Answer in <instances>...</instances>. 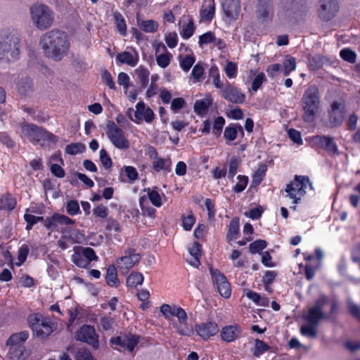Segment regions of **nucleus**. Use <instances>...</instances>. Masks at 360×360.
<instances>
[{
	"label": "nucleus",
	"instance_id": "37998d69",
	"mask_svg": "<svg viewBox=\"0 0 360 360\" xmlns=\"http://www.w3.org/2000/svg\"><path fill=\"white\" fill-rule=\"evenodd\" d=\"M270 349V346L266 344L263 340L257 339L253 349V355L256 357H259L265 352L269 351Z\"/></svg>",
	"mask_w": 360,
	"mask_h": 360
},
{
	"label": "nucleus",
	"instance_id": "7ed1b4c3",
	"mask_svg": "<svg viewBox=\"0 0 360 360\" xmlns=\"http://www.w3.org/2000/svg\"><path fill=\"white\" fill-rule=\"evenodd\" d=\"M27 321L33 334L41 339L47 338L56 329V324L40 313L30 314Z\"/></svg>",
	"mask_w": 360,
	"mask_h": 360
},
{
	"label": "nucleus",
	"instance_id": "6e6552de",
	"mask_svg": "<svg viewBox=\"0 0 360 360\" xmlns=\"http://www.w3.org/2000/svg\"><path fill=\"white\" fill-rule=\"evenodd\" d=\"M105 133L110 143L120 150H127L130 147V142L124 131L113 121H108L106 124Z\"/></svg>",
	"mask_w": 360,
	"mask_h": 360
},
{
	"label": "nucleus",
	"instance_id": "8fccbe9b",
	"mask_svg": "<svg viewBox=\"0 0 360 360\" xmlns=\"http://www.w3.org/2000/svg\"><path fill=\"white\" fill-rule=\"evenodd\" d=\"M172 57V54L169 53L166 54H158V56H155V59L158 66L162 68H166L170 64Z\"/></svg>",
	"mask_w": 360,
	"mask_h": 360
},
{
	"label": "nucleus",
	"instance_id": "c03bdc74",
	"mask_svg": "<svg viewBox=\"0 0 360 360\" xmlns=\"http://www.w3.org/2000/svg\"><path fill=\"white\" fill-rule=\"evenodd\" d=\"M23 218L27 224L25 229L28 231L32 229L34 225H35L38 222L44 221L43 217H37L28 213H25L23 216Z\"/></svg>",
	"mask_w": 360,
	"mask_h": 360
},
{
	"label": "nucleus",
	"instance_id": "b1692460",
	"mask_svg": "<svg viewBox=\"0 0 360 360\" xmlns=\"http://www.w3.org/2000/svg\"><path fill=\"white\" fill-rule=\"evenodd\" d=\"M132 51H124L116 56V60L121 64H126L130 67H135L139 62V57L137 51L131 49Z\"/></svg>",
	"mask_w": 360,
	"mask_h": 360
},
{
	"label": "nucleus",
	"instance_id": "2eb2a0df",
	"mask_svg": "<svg viewBox=\"0 0 360 360\" xmlns=\"http://www.w3.org/2000/svg\"><path fill=\"white\" fill-rule=\"evenodd\" d=\"M310 144L316 149L321 148L330 153L335 154L338 152L337 144L333 139L327 136H314L310 138Z\"/></svg>",
	"mask_w": 360,
	"mask_h": 360
},
{
	"label": "nucleus",
	"instance_id": "ea45409f",
	"mask_svg": "<svg viewBox=\"0 0 360 360\" xmlns=\"http://www.w3.org/2000/svg\"><path fill=\"white\" fill-rule=\"evenodd\" d=\"M38 139L39 143H40L41 141L56 143L58 141V137L56 135L42 127L40 129Z\"/></svg>",
	"mask_w": 360,
	"mask_h": 360
},
{
	"label": "nucleus",
	"instance_id": "2f4dec72",
	"mask_svg": "<svg viewBox=\"0 0 360 360\" xmlns=\"http://www.w3.org/2000/svg\"><path fill=\"white\" fill-rule=\"evenodd\" d=\"M137 25L145 32L153 33L158 29V23L154 20H142L137 19Z\"/></svg>",
	"mask_w": 360,
	"mask_h": 360
},
{
	"label": "nucleus",
	"instance_id": "09e8293b",
	"mask_svg": "<svg viewBox=\"0 0 360 360\" xmlns=\"http://www.w3.org/2000/svg\"><path fill=\"white\" fill-rule=\"evenodd\" d=\"M238 182L233 187V191L235 193H241L248 186L249 179L245 175H238L237 176Z\"/></svg>",
	"mask_w": 360,
	"mask_h": 360
},
{
	"label": "nucleus",
	"instance_id": "f257e3e1",
	"mask_svg": "<svg viewBox=\"0 0 360 360\" xmlns=\"http://www.w3.org/2000/svg\"><path fill=\"white\" fill-rule=\"evenodd\" d=\"M40 44L44 54L55 60H60L67 54L70 43L67 33L58 29H53L44 34Z\"/></svg>",
	"mask_w": 360,
	"mask_h": 360
},
{
	"label": "nucleus",
	"instance_id": "603ef678",
	"mask_svg": "<svg viewBox=\"0 0 360 360\" xmlns=\"http://www.w3.org/2000/svg\"><path fill=\"white\" fill-rule=\"evenodd\" d=\"M210 77L213 78V84L219 89H224L223 82L221 81L220 75L217 67H212L210 70Z\"/></svg>",
	"mask_w": 360,
	"mask_h": 360
},
{
	"label": "nucleus",
	"instance_id": "423d86ee",
	"mask_svg": "<svg viewBox=\"0 0 360 360\" xmlns=\"http://www.w3.org/2000/svg\"><path fill=\"white\" fill-rule=\"evenodd\" d=\"M29 333L26 330L14 333L6 341L8 347V358L9 360H25L26 358L24 342L28 339Z\"/></svg>",
	"mask_w": 360,
	"mask_h": 360
},
{
	"label": "nucleus",
	"instance_id": "473e14b6",
	"mask_svg": "<svg viewBox=\"0 0 360 360\" xmlns=\"http://www.w3.org/2000/svg\"><path fill=\"white\" fill-rule=\"evenodd\" d=\"M113 18L117 31L122 37L126 36L127 27L123 15L119 12H115L113 13Z\"/></svg>",
	"mask_w": 360,
	"mask_h": 360
},
{
	"label": "nucleus",
	"instance_id": "4468645a",
	"mask_svg": "<svg viewBox=\"0 0 360 360\" xmlns=\"http://www.w3.org/2000/svg\"><path fill=\"white\" fill-rule=\"evenodd\" d=\"M141 259V255L136 252L132 248L128 249L124 256L117 260V268L122 272H127L135 264H138Z\"/></svg>",
	"mask_w": 360,
	"mask_h": 360
},
{
	"label": "nucleus",
	"instance_id": "5701e85b",
	"mask_svg": "<svg viewBox=\"0 0 360 360\" xmlns=\"http://www.w3.org/2000/svg\"><path fill=\"white\" fill-rule=\"evenodd\" d=\"M40 129L41 127L36 124L25 122L21 125V133L33 144H38Z\"/></svg>",
	"mask_w": 360,
	"mask_h": 360
},
{
	"label": "nucleus",
	"instance_id": "cd10ccee",
	"mask_svg": "<svg viewBox=\"0 0 360 360\" xmlns=\"http://www.w3.org/2000/svg\"><path fill=\"white\" fill-rule=\"evenodd\" d=\"M214 0H205L200 11V18L205 22H210L214 16Z\"/></svg>",
	"mask_w": 360,
	"mask_h": 360
},
{
	"label": "nucleus",
	"instance_id": "de8ad7c7",
	"mask_svg": "<svg viewBox=\"0 0 360 360\" xmlns=\"http://www.w3.org/2000/svg\"><path fill=\"white\" fill-rule=\"evenodd\" d=\"M18 91L22 95H26L28 94L32 87V81L30 78H25L20 80L18 84Z\"/></svg>",
	"mask_w": 360,
	"mask_h": 360
},
{
	"label": "nucleus",
	"instance_id": "5fc2aeb1",
	"mask_svg": "<svg viewBox=\"0 0 360 360\" xmlns=\"http://www.w3.org/2000/svg\"><path fill=\"white\" fill-rule=\"evenodd\" d=\"M267 245V243L264 240H257L249 245V250L252 254L259 253L264 250Z\"/></svg>",
	"mask_w": 360,
	"mask_h": 360
},
{
	"label": "nucleus",
	"instance_id": "49530a36",
	"mask_svg": "<svg viewBox=\"0 0 360 360\" xmlns=\"http://www.w3.org/2000/svg\"><path fill=\"white\" fill-rule=\"evenodd\" d=\"M245 295L257 305L265 307L268 304V300L266 299H262L260 295L255 291L248 290L245 292Z\"/></svg>",
	"mask_w": 360,
	"mask_h": 360
},
{
	"label": "nucleus",
	"instance_id": "412c9836",
	"mask_svg": "<svg viewBox=\"0 0 360 360\" xmlns=\"http://www.w3.org/2000/svg\"><path fill=\"white\" fill-rule=\"evenodd\" d=\"M221 6L225 15L232 20H236L240 12V0H222Z\"/></svg>",
	"mask_w": 360,
	"mask_h": 360
},
{
	"label": "nucleus",
	"instance_id": "864d4df0",
	"mask_svg": "<svg viewBox=\"0 0 360 360\" xmlns=\"http://www.w3.org/2000/svg\"><path fill=\"white\" fill-rule=\"evenodd\" d=\"M329 122L332 127H337L342 124L343 116L338 112H329Z\"/></svg>",
	"mask_w": 360,
	"mask_h": 360
},
{
	"label": "nucleus",
	"instance_id": "0e129e2a",
	"mask_svg": "<svg viewBox=\"0 0 360 360\" xmlns=\"http://www.w3.org/2000/svg\"><path fill=\"white\" fill-rule=\"evenodd\" d=\"M224 124L225 119L221 116L217 117L214 121L212 129L213 134L216 136L220 135Z\"/></svg>",
	"mask_w": 360,
	"mask_h": 360
},
{
	"label": "nucleus",
	"instance_id": "bf43d9fd",
	"mask_svg": "<svg viewBox=\"0 0 360 360\" xmlns=\"http://www.w3.org/2000/svg\"><path fill=\"white\" fill-rule=\"evenodd\" d=\"M195 61V59L194 56L189 55L186 56L180 60V67L184 71L188 72L193 66Z\"/></svg>",
	"mask_w": 360,
	"mask_h": 360
},
{
	"label": "nucleus",
	"instance_id": "13d9d810",
	"mask_svg": "<svg viewBox=\"0 0 360 360\" xmlns=\"http://www.w3.org/2000/svg\"><path fill=\"white\" fill-rule=\"evenodd\" d=\"M66 210L70 215H76L81 213L79 203L75 200H71L67 202Z\"/></svg>",
	"mask_w": 360,
	"mask_h": 360
},
{
	"label": "nucleus",
	"instance_id": "bb28decb",
	"mask_svg": "<svg viewBox=\"0 0 360 360\" xmlns=\"http://www.w3.org/2000/svg\"><path fill=\"white\" fill-rule=\"evenodd\" d=\"M172 159L169 156L165 158L158 157L152 162V167L156 172L161 171L169 173L172 170Z\"/></svg>",
	"mask_w": 360,
	"mask_h": 360
},
{
	"label": "nucleus",
	"instance_id": "6ab92c4d",
	"mask_svg": "<svg viewBox=\"0 0 360 360\" xmlns=\"http://www.w3.org/2000/svg\"><path fill=\"white\" fill-rule=\"evenodd\" d=\"M326 297H323L316 301L315 305L309 309L307 314L304 317L307 323L318 325L319 321L323 318V307L326 304Z\"/></svg>",
	"mask_w": 360,
	"mask_h": 360
},
{
	"label": "nucleus",
	"instance_id": "a18cd8bd",
	"mask_svg": "<svg viewBox=\"0 0 360 360\" xmlns=\"http://www.w3.org/2000/svg\"><path fill=\"white\" fill-rule=\"evenodd\" d=\"M316 325L307 323L300 328V333L302 335L314 338L317 336Z\"/></svg>",
	"mask_w": 360,
	"mask_h": 360
},
{
	"label": "nucleus",
	"instance_id": "a19ab883",
	"mask_svg": "<svg viewBox=\"0 0 360 360\" xmlns=\"http://www.w3.org/2000/svg\"><path fill=\"white\" fill-rule=\"evenodd\" d=\"M143 276L140 272H132L127 278V284L129 287L136 288L141 285L143 281Z\"/></svg>",
	"mask_w": 360,
	"mask_h": 360
},
{
	"label": "nucleus",
	"instance_id": "c9c22d12",
	"mask_svg": "<svg viewBox=\"0 0 360 360\" xmlns=\"http://www.w3.org/2000/svg\"><path fill=\"white\" fill-rule=\"evenodd\" d=\"M181 307L176 305H169L164 304L160 307V311L163 314L165 319H170L173 316L176 317L177 312L180 310H183Z\"/></svg>",
	"mask_w": 360,
	"mask_h": 360
},
{
	"label": "nucleus",
	"instance_id": "ddd939ff",
	"mask_svg": "<svg viewBox=\"0 0 360 360\" xmlns=\"http://www.w3.org/2000/svg\"><path fill=\"white\" fill-rule=\"evenodd\" d=\"M176 321H172L175 331L182 336H191L193 334V326L188 323L187 314L184 309L180 310L176 314Z\"/></svg>",
	"mask_w": 360,
	"mask_h": 360
},
{
	"label": "nucleus",
	"instance_id": "052dcab7",
	"mask_svg": "<svg viewBox=\"0 0 360 360\" xmlns=\"http://www.w3.org/2000/svg\"><path fill=\"white\" fill-rule=\"evenodd\" d=\"M123 170L130 182L133 183L139 179V173L134 167L124 166Z\"/></svg>",
	"mask_w": 360,
	"mask_h": 360
},
{
	"label": "nucleus",
	"instance_id": "e433bc0d",
	"mask_svg": "<svg viewBox=\"0 0 360 360\" xmlns=\"http://www.w3.org/2000/svg\"><path fill=\"white\" fill-rule=\"evenodd\" d=\"M16 205V202L10 194L6 193L0 198V210H13Z\"/></svg>",
	"mask_w": 360,
	"mask_h": 360
},
{
	"label": "nucleus",
	"instance_id": "20e7f679",
	"mask_svg": "<svg viewBox=\"0 0 360 360\" xmlns=\"http://www.w3.org/2000/svg\"><path fill=\"white\" fill-rule=\"evenodd\" d=\"M308 186L311 187V183L307 176L295 175V179L285 186L286 197L291 199L294 205L299 204L305 195ZM290 209L295 210L296 205L291 206Z\"/></svg>",
	"mask_w": 360,
	"mask_h": 360
},
{
	"label": "nucleus",
	"instance_id": "79ce46f5",
	"mask_svg": "<svg viewBox=\"0 0 360 360\" xmlns=\"http://www.w3.org/2000/svg\"><path fill=\"white\" fill-rule=\"evenodd\" d=\"M283 75L288 76L290 73L296 69V59L292 56H287L283 62Z\"/></svg>",
	"mask_w": 360,
	"mask_h": 360
},
{
	"label": "nucleus",
	"instance_id": "a211bd4d",
	"mask_svg": "<svg viewBox=\"0 0 360 360\" xmlns=\"http://www.w3.org/2000/svg\"><path fill=\"white\" fill-rule=\"evenodd\" d=\"M111 345L120 346L121 348L131 352L139 342V337L132 334H125L113 337L110 340Z\"/></svg>",
	"mask_w": 360,
	"mask_h": 360
},
{
	"label": "nucleus",
	"instance_id": "72a5a7b5",
	"mask_svg": "<svg viewBox=\"0 0 360 360\" xmlns=\"http://www.w3.org/2000/svg\"><path fill=\"white\" fill-rule=\"evenodd\" d=\"M147 195L150 202L156 207H160L162 205L161 195L158 191V187H153L152 189L148 188L146 189Z\"/></svg>",
	"mask_w": 360,
	"mask_h": 360
},
{
	"label": "nucleus",
	"instance_id": "4d7b16f0",
	"mask_svg": "<svg viewBox=\"0 0 360 360\" xmlns=\"http://www.w3.org/2000/svg\"><path fill=\"white\" fill-rule=\"evenodd\" d=\"M100 160L103 167L106 169L111 168L112 166L111 158L103 148L100 150Z\"/></svg>",
	"mask_w": 360,
	"mask_h": 360
},
{
	"label": "nucleus",
	"instance_id": "e2e57ef3",
	"mask_svg": "<svg viewBox=\"0 0 360 360\" xmlns=\"http://www.w3.org/2000/svg\"><path fill=\"white\" fill-rule=\"evenodd\" d=\"M224 71L229 79L236 78L238 73L237 64L233 62H228Z\"/></svg>",
	"mask_w": 360,
	"mask_h": 360
},
{
	"label": "nucleus",
	"instance_id": "aec40b11",
	"mask_svg": "<svg viewBox=\"0 0 360 360\" xmlns=\"http://www.w3.org/2000/svg\"><path fill=\"white\" fill-rule=\"evenodd\" d=\"M44 226L51 231H54L58 224L61 225H72L75 224V220L71 218L58 213H54L52 216L44 218Z\"/></svg>",
	"mask_w": 360,
	"mask_h": 360
},
{
	"label": "nucleus",
	"instance_id": "4be33fe9",
	"mask_svg": "<svg viewBox=\"0 0 360 360\" xmlns=\"http://www.w3.org/2000/svg\"><path fill=\"white\" fill-rule=\"evenodd\" d=\"M241 333V328L238 324L224 326L220 332L221 340L226 342H232L238 339Z\"/></svg>",
	"mask_w": 360,
	"mask_h": 360
},
{
	"label": "nucleus",
	"instance_id": "a878e982",
	"mask_svg": "<svg viewBox=\"0 0 360 360\" xmlns=\"http://www.w3.org/2000/svg\"><path fill=\"white\" fill-rule=\"evenodd\" d=\"M238 134L241 137L244 136L243 127L239 124H231L227 126L224 131V137L226 141V144L236 139Z\"/></svg>",
	"mask_w": 360,
	"mask_h": 360
},
{
	"label": "nucleus",
	"instance_id": "3c124183",
	"mask_svg": "<svg viewBox=\"0 0 360 360\" xmlns=\"http://www.w3.org/2000/svg\"><path fill=\"white\" fill-rule=\"evenodd\" d=\"M195 31V26L192 20H189L188 22L184 25L182 27V30L180 32L181 37L184 39H188L191 37Z\"/></svg>",
	"mask_w": 360,
	"mask_h": 360
},
{
	"label": "nucleus",
	"instance_id": "f03ea898",
	"mask_svg": "<svg viewBox=\"0 0 360 360\" xmlns=\"http://www.w3.org/2000/svg\"><path fill=\"white\" fill-rule=\"evenodd\" d=\"M302 118L307 123L314 122L321 108L319 90L316 85L309 86L301 98Z\"/></svg>",
	"mask_w": 360,
	"mask_h": 360
},
{
	"label": "nucleus",
	"instance_id": "c85d7f7f",
	"mask_svg": "<svg viewBox=\"0 0 360 360\" xmlns=\"http://www.w3.org/2000/svg\"><path fill=\"white\" fill-rule=\"evenodd\" d=\"M105 279L106 283L110 287H117L119 285L117 271L115 265H110L107 268Z\"/></svg>",
	"mask_w": 360,
	"mask_h": 360
},
{
	"label": "nucleus",
	"instance_id": "f3484780",
	"mask_svg": "<svg viewBox=\"0 0 360 360\" xmlns=\"http://www.w3.org/2000/svg\"><path fill=\"white\" fill-rule=\"evenodd\" d=\"M221 96L226 101L233 103H243L245 100V95L236 86L226 82L220 91Z\"/></svg>",
	"mask_w": 360,
	"mask_h": 360
},
{
	"label": "nucleus",
	"instance_id": "4c0bfd02",
	"mask_svg": "<svg viewBox=\"0 0 360 360\" xmlns=\"http://www.w3.org/2000/svg\"><path fill=\"white\" fill-rule=\"evenodd\" d=\"M139 206L143 215L148 216L150 218L155 217L156 210L148 205L146 196H141L139 198Z\"/></svg>",
	"mask_w": 360,
	"mask_h": 360
},
{
	"label": "nucleus",
	"instance_id": "393cba45",
	"mask_svg": "<svg viewBox=\"0 0 360 360\" xmlns=\"http://www.w3.org/2000/svg\"><path fill=\"white\" fill-rule=\"evenodd\" d=\"M213 102L211 95L207 94L200 100H196L194 103V111L200 117H205Z\"/></svg>",
	"mask_w": 360,
	"mask_h": 360
},
{
	"label": "nucleus",
	"instance_id": "f8f14e48",
	"mask_svg": "<svg viewBox=\"0 0 360 360\" xmlns=\"http://www.w3.org/2000/svg\"><path fill=\"white\" fill-rule=\"evenodd\" d=\"M319 4L318 15L324 21L333 19L339 10L338 0H320Z\"/></svg>",
	"mask_w": 360,
	"mask_h": 360
},
{
	"label": "nucleus",
	"instance_id": "338daca9",
	"mask_svg": "<svg viewBox=\"0 0 360 360\" xmlns=\"http://www.w3.org/2000/svg\"><path fill=\"white\" fill-rule=\"evenodd\" d=\"M205 205L206 209L207 210V219L210 221H213L214 219L216 209L215 205L212 200L210 198H206L205 201Z\"/></svg>",
	"mask_w": 360,
	"mask_h": 360
},
{
	"label": "nucleus",
	"instance_id": "6e6d98bb",
	"mask_svg": "<svg viewBox=\"0 0 360 360\" xmlns=\"http://www.w3.org/2000/svg\"><path fill=\"white\" fill-rule=\"evenodd\" d=\"M85 147L82 143H71L65 147V153L70 155H76L82 153Z\"/></svg>",
	"mask_w": 360,
	"mask_h": 360
},
{
	"label": "nucleus",
	"instance_id": "9d476101",
	"mask_svg": "<svg viewBox=\"0 0 360 360\" xmlns=\"http://www.w3.org/2000/svg\"><path fill=\"white\" fill-rule=\"evenodd\" d=\"M133 111L132 108H129L128 112ZM129 119L134 123L139 124L143 122L148 124H151L155 118V115L153 110L147 106L143 101H139L136 105V110H134V118H133L129 113Z\"/></svg>",
	"mask_w": 360,
	"mask_h": 360
},
{
	"label": "nucleus",
	"instance_id": "f704fd0d",
	"mask_svg": "<svg viewBox=\"0 0 360 360\" xmlns=\"http://www.w3.org/2000/svg\"><path fill=\"white\" fill-rule=\"evenodd\" d=\"M135 73L140 81L142 87L147 86L149 82L150 72L147 68L140 65L135 70Z\"/></svg>",
	"mask_w": 360,
	"mask_h": 360
},
{
	"label": "nucleus",
	"instance_id": "dca6fc26",
	"mask_svg": "<svg viewBox=\"0 0 360 360\" xmlns=\"http://www.w3.org/2000/svg\"><path fill=\"white\" fill-rule=\"evenodd\" d=\"M195 331L203 340H208L219 333V328L215 321H210L196 324Z\"/></svg>",
	"mask_w": 360,
	"mask_h": 360
},
{
	"label": "nucleus",
	"instance_id": "774afa93",
	"mask_svg": "<svg viewBox=\"0 0 360 360\" xmlns=\"http://www.w3.org/2000/svg\"><path fill=\"white\" fill-rule=\"evenodd\" d=\"M214 34L212 32H207L199 37L198 44L200 47H203L204 45L212 43L214 40Z\"/></svg>",
	"mask_w": 360,
	"mask_h": 360
},
{
	"label": "nucleus",
	"instance_id": "c756f323",
	"mask_svg": "<svg viewBox=\"0 0 360 360\" xmlns=\"http://www.w3.org/2000/svg\"><path fill=\"white\" fill-rule=\"evenodd\" d=\"M80 248L75 247L74 248V254L72 255L71 260L77 266L82 269H86L89 265V260L85 259L82 252H79Z\"/></svg>",
	"mask_w": 360,
	"mask_h": 360
},
{
	"label": "nucleus",
	"instance_id": "69168bd1",
	"mask_svg": "<svg viewBox=\"0 0 360 360\" xmlns=\"http://www.w3.org/2000/svg\"><path fill=\"white\" fill-rule=\"evenodd\" d=\"M93 214L95 217L105 219L108 217V208L103 205H99L93 209Z\"/></svg>",
	"mask_w": 360,
	"mask_h": 360
},
{
	"label": "nucleus",
	"instance_id": "1a4fd4ad",
	"mask_svg": "<svg viewBox=\"0 0 360 360\" xmlns=\"http://www.w3.org/2000/svg\"><path fill=\"white\" fill-rule=\"evenodd\" d=\"M75 339L82 342L97 349L99 347V335L96 333L94 326L84 324L75 333Z\"/></svg>",
	"mask_w": 360,
	"mask_h": 360
},
{
	"label": "nucleus",
	"instance_id": "0eeeda50",
	"mask_svg": "<svg viewBox=\"0 0 360 360\" xmlns=\"http://www.w3.org/2000/svg\"><path fill=\"white\" fill-rule=\"evenodd\" d=\"M30 15L33 23L39 30H46L53 23V13L49 6L44 4H36L33 5L30 8Z\"/></svg>",
	"mask_w": 360,
	"mask_h": 360
},
{
	"label": "nucleus",
	"instance_id": "58836bf2",
	"mask_svg": "<svg viewBox=\"0 0 360 360\" xmlns=\"http://www.w3.org/2000/svg\"><path fill=\"white\" fill-rule=\"evenodd\" d=\"M257 13L260 18H266L271 13L270 0H259Z\"/></svg>",
	"mask_w": 360,
	"mask_h": 360
},
{
	"label": "nucleus",
	"instance_id": "680f3d73",
	"mask_svg": "<svg viewBox=\"0 0 360 360\" xmlns=\"http://www.w3.org/2000/svg\"><path fill=\"white\" fill-rule=\"evenodd\" d=\"M340 57L345 61L354 63L356 61V53L349 49H343L340 53Z\"/></svg>",
	"mask_w": 360,
	"mask_h": 360
},
{
	"label": "nucleus",
	"instance_id": "7c9ffc66",
	"mask_svg": "<svg viewBox=\"0 0 360 360\" xmlns=\"http://www.w3.org/2000/svg\"><path fill=\"white\" fill-rule=\"evenodd\" d=\"M239 219L238 217L233 218L229 225V230L226 234V239L229 242L234 240L239 234Z\"/></svg>",
	"mask_w": 360,
	"mask_h": 360
},
{
	"label": "nucleus",
	"instance_id": "39448f33",
	"mask_svg": "<svg viewBox=\"0 0 360 360\" xmlns=\"http://www.w3.org/2000/svg\"><path fill=\"white\" fill-rule=\"evenodd\" d=\"M20 39L15 33L0 34V60H16L20 55Z\"/></svg>",
	"mask_w": 360,
	"mask_h": 360
},
{
	"label": "nucleus",
	"instance_id": "9b49d317",
	"mask_svg": "<svg viewBox=\"0 0 360 360\" xmlns=\"http://www.w3.org/2000/svg\"><path fill=\"white\" fill-rule=\"evenodd\" d=\"M210 271L214 285L220 295L226 299L229 298L231 295V288L226 277L218 269L210 267Z\"/></svg>",
	"mask_w": 360,
	"mask_h": 360
}]
</instances>
